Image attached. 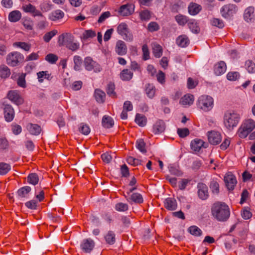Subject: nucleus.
<instances>
[{
  "label": "nucleus",
  "instance_id": "obj_63",
  "mask_svg": "<svg viewBox=\"0 0 255 255\" xmlns=\"http://www.w3.org/2000/svg\"><path fill=\"white\" fill-rule=\"evenodd\" d=\"M142 51L143 53V59L146 60L149 59V52L148 46L146 44H144L142 47Z\"/></svg>",
  "mask_w": 255,
  "mask_h": 255
},
{
  "label": "nucleus",
  "instance_id": "obj_64",
  "mask_svg": "<svg viewBox=\"0 0 255 255\" xmlns=\"http://www.w3.org/2000/svg\"><path fill=\"white\" fill-rule=\"evenodd\" d=\"M80 131L85 135H88L90 132L89 127L84 124H81L79 128Z\"/></svg>",
  "mask_w": 255,
  "mask_h": 255
},
{
  "label": "nucleus",
  "instance_id": "obj_49",
  "mask_svg": "<svg viewBox=\"0 0 255 255\" xmlns=\"http://www.w3.org/2000/svg\"><path fill=\"white\" fill-rule=\"evenodd\" d=\"M115 85L113 83H110L108 85L107 93L108 95L112 97L116 98V93L115 92Z\"/></svg>",
  "mask_w": 255,
  "mask_h": 255
},
{
  "label": "nucleus",
  "instance_id": "obj_62",
  "mask_svg": "<svg viewBox=\"0 0 255 255\" xmlns=\"http://www.w3.org/2000/svg\"><path fill=\"white\" fill-rule=\"evenodd\" d=\"M127 162L128 164L133 166H137L140 164V160L138 159H136L131 156H129L127 159Z\"/></svg>",
  "mask_w": 255,
  "mask_h": 255
},
{
  "label": "nucleus",
  "instance_id": "obj_45",
  "mask_svg": "<svg viewBox=\"0 0 255 255\" xmlns=\"http://www.w3.org/2000/svg\"><path fill=\"white\" fill-rule=\"evenodd\" d=\"M245 66L250 73H255V64L250 60L246 61Z\"/></svg>",
  "mask_w": 255,
  "mask_h": 255
},
{
  "label": "nucleus",
  "instance_id": "obj_20",
  "mask_svg": "<svg viewBox=\"0 0 255 255\" xmlns=\"http://www.w3.org/2000/svg\"><path fill=\"white\" fill-rule=\"evenodd\" d=\"M22 8L24 11L30 13L34 16H42L41 12L39 10H37L35 7L30 3L23 5Z\"/></svg>",
  "mask_w": 255,
  "mask_h": 255
},
{
  "label": "nucleus",
  "instance_id": "obj_15",
  "mask_svg": "<svg viewBox=\"0 0 255 255\" xmlns=\"http://www.w3.org/2000/svg\"><path fill=\"white\" fill-rule=\"evenodd\" d=\"M73 40L74 37L71 34L65 33L59 36L58 43L60 46H65L67 47L70 44V43Z\"/></svg>",
  "mask_w": 255,
  "mask_h": 255
},
{
  "label": "nucleus",
  "instance_id": "obj_51",
  "mask_svg": "<svg viewBox=\"0 0 255 255\" xmlns=\"http://www.w3.org/2000/svg\"><path fill=\"white\" fill-rule=\"evenodd\" d=\"M115 209L119 212H126L128 209V206L127 204L120 202L116 204Z\"/></svg>",
  "mask_w": 255,
  "mask_h": 255
},
{
  "label": "nucleus",
  "instance_id": "obj_33",
  "mask_svg": "<svg viewBox=\"0 0 255 255\" xmlns=\"http://www.w3.org/2000/svg\"><path fill=\"white\" fill-rule=\"evenodd\" d=\"M94 96L96 101L98 103H102L104 102L106 98V94L104 91L100 89H97L95 91Z\"/></svg>",
  "mask_w": 255,
  "mask_h": 255
},
{
  "label": "nucleus",
  "instance_id": "obj_32",
  "mask_svg": "<svg viewBox=\"0 0 255 255\" xmlns=\"http://www.w3.org/2000/svg\"><path fill=\"white\" fill-rule=\"evenodd\" d=\"M106 242L109 245H113L116 242V235L112 231H109L104 235Z\"/></svg>",
  "mask_w": 255,
  "mask_h": 255
},
{
  "label": "nucleus",
  "instance_id": "obj_50",
  "mask_svg": "<svg viewBox=\"0 0 255 255\" xmlns=\"http://www.w3.org/2000/svg\"><path fill=\"white\" fill-rule=\"evenodd\" d=\"M139 16L141 20L147 21L150 19L151 13L149 10L147 9L143 10L140 12Z\"/></svg>",
  "mask_w": 255,
  "mask_h": 255
},
{
  "label": "nucleus",
  "instance_id": "obj_28",
  "mask_svg": "<svg viewBox=\"0 0 255 255\" xmlns=\"http://www.w3.org/2000/svg\"><path fill=\"white\" fill-rule=\"evenodd\" d=\"M244 17L246 21H251L255 17L254 8L252 6L247 8L245 10Z\"/></svg>",
  "mask_w": 255,
  "mask_h": 255
},
{
  "label": "nucleus",
  "instance_id": "obj_31",
  "mask_svg": "<svg viewBox=\"0 0 255 255\" xmlns=\"http://www.w3.org/2000/svg\"><path fill=\"white\" fill-rule=\"evenodd\" d=\"M152 52L156 58H159L162 55L163 50L162 47L157 43L154 42L152 44Z\"/></svg>",
  "mask_w": 255,
  "mask_h": 255
},
{
  "label": "nucleus",
  "instance_id": "obj_1",
  "mask_svg": "<svg viewBox=\"0 0 255 255\" xmlns=\"http://www.w3.org/2000/svg\"><path fill=\"white\" fill-rule=\"evenodd\" d=\"M213 217L219 222H225L230 216V209L228 205L222 202L215 203L211 208Z\"/></svg>",
  "mask_w": 255,
  "mask_h": 255
},
{
  "label": "nucleus",
  "instance_id": "obj_37",
  "mask_svg": "<svg viewBox=\"0 0 255 255\" xmlns=\"http://www.w3.org/2000/svg\"><path fill=\"white\" fill-rule=\"evenodd\" d=\"M113 119L109 116H104L102 119V126L105 128H111L114 125Z\"/></svg>",
  "mask_w": 255,
  "mask_h": 255
},
{
  "label": "nucleus",
  "instance_id": "obj_34",
  "mask_svg": "<svg viewBox=\"0 0 255 255\" xmlns=\"http://www.w3.org/2000/svg\"><path fill=\"white\" fill-rule=\"evenodd\" d=\"M31 191V188L29 186H24L17 191V195L19 198H27L28 194Z\"/></svg>",
  "mask_w": 255,
  "mask_h": 255
},
{
  "label": "nucleus",
  "instance_id": "obj_2",
  "mask_svg": "<svg viewBox=\"0 0 255 255\" xmlns=\"http://www.w3.org/2000/svg\"><path fill=\"white\" fill-rule=\"evenodd\" d=\"M240 120V115L237 113L233 111H227L224 116V124L228 129H233L237 126Z\"/></svg>",
  "mask_w": 255,
  "mask_h": 255
},
{
  "label": "nucleus",
  "instance_id": "obj_60",
  "mask_svg": "<svg viewBox=\"0 0 255 255\" xmlns=\"http://www.w3.org/2000/svg\"><path fill=\"white\" fill-rule=\"evenodd\" d=\"M240 77V74L237 72H229L227 75V79L230 81H235Z\"/></svg>",
  "mask_w": 255,
  "mask_h": 255
},
{
  "label": "nucleus",
  "instance_id": "obj_52",
  "mask_svg": "<svg viewBox=\"0 0 255 255\" xmlns=\"http://www.w3.org/2000/svg\"><path fill=\"white\" fill-rule=\"evenodd\" d=\"M13 46L19 47L25 51H29L30 48V45L24 42H16L13 43Z\"/></svg>",
  "mask_w": 255,
  "mask_h": 255
},
{
  "label": "nucleus",
  "instance_id": "obj_25",
  "mask_svg": "<svg viewBox=\"0 0 255 255\" xmlns=\"http://www.w3.org/2000/svg\"><path fill=\"white\" fill-rule=\"evenodd\" d=\"M194 100V96L192 94H188L181 98L180 103L184 106H190L193 103Z\"/></svg>",
  "mask_w": 255,
  "mask_h": 255
},
{
  "label": "nucleus",
  "instance_id": "obj_30",
  "mask_svg": "<svg viewBox=\"0 0 255 255\" xmlns=\"http://www.w3.org/2000/svg\"><path fill=\"white\" fill-rule=\"evenodd\" d=\"M21 17V12L17 10L10 12L8 16V20L12 22H15L20 20Z\"/></svg>",
  "mask_w": 255,
  "mask_h": 255
},
{
  "label": "nucleus",
  "instance_id": "obj_58",
  "mask_svg": "<svg viewBox=\"0 0 255 255\" xmlns=\"http://www.w3.org/2000/svg\"><path fill=\"white\" fill-rule=\"evenodd\" d=\"M25 74H21L18 77L17 81V85L22 88L26 87V82L25 80Z\"/></svg>",
  "mask_w": 255,
  "mask_h": 255
},
{
  "label": "nucleus",
  "instance_id": "obj_10",
  "mask_svg": "<svg viewBox=\"0 0 255 255\" xmlns=\"http://www.w3.org/2000/svg\"><path fill=\"white\" fill-rule=\"evenodd\" d=\"M7 98L17 105H21L23 100L18 90H13L9 91L7 94Z\"/></svg>",
  "mask_w": 255,
  "mask_h": 255
},
{
  "label": "nucleus",
  "instance_id": "obj_39",
  "mask_svg": "<svg viewBox=\"0 0 255 255\" xmlns=\"http://www.w3.org/2000/svg\"><path fill=\"white\" fill-rule=\"evenodd\" d=\"M74 66V69L76 71H80L81 69L82 59L78 55H75L73 58Z\"/></svg>",
  "mask_w": 255,
  "mask_h": 255
},
{
  "label": "nucleus",
  "instance_id": "obj_23",
  "mask_svg": "<svg viewBox=\"0 0 255 255\" xmlns=\"http://www.w3.org/2000/svg\"><path fill=\"white\" fill-rule=\"evenodd\" d=\"M165 208L170 211L175 210L177 207L176 200L173 198H168L164 202Z\"/></svg>",
  "mask_w": 255,
  "mask_h": 255
},
{
  "label": "nucleus",
  "instance_id": "obj_35",
  "mask_svg": "<svg viewBox=\"0 0 255 255\" xmlns=\"http://www.w3.org/2000/svg\"><path fill=\"white\" fill-rule=\"evenodd\" d=\"M133 76L132 72L129 69H124L120 73V78L123 81H129Z\"/></svg>",
  "mask_w": 255,
  "mask_h": 255
},
{
  "label": "nucleus",
  "instance_id": "obj_27",
  "mask_svg": "<svg viewBox=\"0 0 255 255\" xmlns=\"http://www.w3.org/2000/svg\"><path fill=\"white\" fill-rule=\"evenodd\" d=\"M64 16V13L60 9H56L51 12L49 18L52 21H56L62 19Z\"/></svg>",
  "mask_w": 255,
  "mask_h": 255
},
{
  "label": "nucleus",
  "instance_id": "obj_13",
  "mask_svg": "<svg viewBox=\"0 0 255 255\" xmlns=\"http://www.w3.org/2000/svg\"><path fill=\"white\" fill-rule=\"evenodd\" d=\"M95 245L94 241L90 238L84 239L81 243L80 247L85 253H90Z\"/></svg>",
  "mask_w": 255,
  "mask_h": 255
},
{
  "label": "nucleus",
  "instance_id": "obj_7",
  "mask_svg": "<svg viewBox=\"0 0 255 255\" xmlns=\"http://www.w3.org/2000/svg\"><path fill=\"white\" fill-rule=\"evenodd\" d=\"M238 8L236 5L233 4H227L224 5L221 9L222 15L228 18L233 16L237 11Z\"/></svg>",
  "mask_w": 255,
  "mask_h": 255
},
{
  "label": "nucleus",
  "instance_id": "obj_19",
  "mask_svg": "<svg viewBox=\"0 0 255 255\" xmlns=\"http://www.w3.org/2000/svg\"><path fill=\"white\" fill-rule=\"evenodd\" d=\"M204 143L205 142L202 139H195L191 142V148L194 152H198L202 147H206L204 146Z\"/></svg>",
  "mask_w": 255,
  "mask_h": 255
},
{
  "label": "nucleus",
  "instance_id": "obj_22",
  "mask_svg": "<svg viewBox=\"0 0 255 255\" xmlns=\"http://www.w3.org/2000/svg\"><path fill=\"white\" fill-rule=\"evenodd\" d=\"M226 64L223 61H221L215 64L214 67V72L217 75H221L224 74L226 72Z\"/></svg>",
  "mask_w": 255,
  "mask_h": 255
},
{
  "label": "nucleus",
  "instance_id": "obj_16",
  "mask_svg": "<svg viewBox=\"0 0 255 255\" xmlns=\"http://www.w3.org/2000/svg\"><path fill=\"white\" fill-rule=\"evenodd\" d=\"M134 6L132 3H128L122 5L119 10L121 15L128 16L130 15L133 11Z\"/></svg>",
  "mask_w": 255,
  "mask_h": 255
},
{
  "label": "nucleus",
  "instance_id": "obj_6",
  "mask_svg": "<svg viewBox=\"0 0 255 255\" xmlns=\"http://www.w3.org/2000/svg\"><path fill=\"white\" fill-rule=\"evenodd\" d=\"M23 60V56L18 52H12L6 56V63L10 66H16Z\"/></svg>",
  "mask_w": 255,
  "mask_h": 255
},
{
  "label": "nucleus",
  "instance_id": "obj_36",
  "mask_svg": "<svg viewBox=\"0 0 255 255\" xmlns=\"http://www.w3.org/2000/svg\"><path fill=\"white\" fill-rule=\"evenodd\" d=\"M188 26L192 32L198 33L200 32V28L195 19L189 20L188 22Z\"/></svg>",
  "mask_w": 255,
  "mask_h": 255
},
{
  "label": "nucleus",
  "instance_id": "obj_41",
  "mask_svg": "<svg viewBox=\"0 0 255 255\" xmlns=\"http://www.w3.org/2000/svg\"><path fill=\"white\" fill-rule=\"evenodd\" d=\"M38 81L40 83L43 82L44 79L50 80V74L48 71H40L37 73Z\"/></svg>",
  "mask_w": 255,
  "mask_h": 255
},
{
  "label": "nucleus",
  "instance_id": "obj_11",
  "mask_svg": "<svg viewBox=\"0 0 255 255\" xmlns=\"http://www.w3.org/2000/svg\"><path fill=\"white\" fill-rule=\"evenodd\" d=\"M224 181L229 190H233L237 183L235 176L231 172L226 174L224 176Z\"/></svg>",
  "mask_w": 255,
  "mask_h": 255
},
{
  "label": "nucleus",
  "instance_id": "obj_29",
  "mask_svg": "<svg viewBox=\"0 0 255 255\" xmlns=\"http://www.w3.org/2000/svg\"><path fill=\"white\" fill-rule=\"evenodd\" d=\"M26 128L29 132L33 135H38L41 131V127L37 124L30 123L27 124Z\"/></svg>",
  "mask_w": 255,
  "mask_h": 255
},
{
  "label": "nucleus",
  "instance_id": "obj_8",
  "mask_svg": "<svg viewBox=\"0 0 255 255\" xmlns=\"http://www.w3.org/2000/svg\"><path fill=\"white\" fill-rule=\"evenodd\" d=\"M136 189V187L134 186L129 189L127 192L128 198L127 201L129 203L134 202L136 204H141L143 202V199L142 195L138 193H133L132 191Z\"/></svg>",
  "mask_w": 255,
  "mask_h": 255
},
{
  "label": "nucleus",
  "instance_id": "obj_54",
  "mask_svg": "<svg viewBox=\"0 0 255 255\" xmlns=\"http://www.w3.org/2000/svg\"><path fill=\"white\" fill-rule=\"evenodd\" d=\"M96 32L92 30H85L82 34L81 38L83 39H87L90 38H93L96 36Z\"/></svg>",
  "mask_w": 255,
  "mask_h": 255
},
{
  "label": "nucleus",
  "instance_id": "obj_4",
  "mask_svg": "<svg viewBox=\"0 0 255 255\" xmlns=\"http://www.w3.org/2000/svg\"><path fill=\"white\" fill-rule=\"evenodd\" d=\"M197 105L198 108L205 112H208L213 107L214 100L211 96L202 95L199 98Z\"/></svg>",
  "mask_w": 255,
  "mask_h": 255
},
{
  "label": "nucleus",
  "instance_id": "obj_17",
  "mask_svg": "<svg viewBox=\"0 0 255 255\" xmlns=\"http://www.w3.org/2000/svg\"><path fill=\"white\" fill-rule=\"evenodd\" d=\"M4 117L7 122L12 121L14 117V111L10 105H5L3 108Z\"/></svg>",
  "mask_w": 255,
  "mask_h": 255
},
{
  "label": "nucleus",
  "instance_id": "obj_43",
  "mask_svg": "<svg viewBox=\"0 0 255 255\" xmlns=\"http://www.w3.org/2000/svg\"><path fill=\"white\" fill-rule=\"evenodd\" d=\"M135 122L140 127H144L146 123V119L139 114H136L135 118Z\"/></svg>",
  "mask_w": 255,
  "mask_h": 255
},
{
  "label": "nucleus",
  "instance_id": "obj_3",
  "mask_svg": "<svg viewBox=\"0 0 255 255\" xmlns=\"http://www.w3.org/2000/svg\"><path fill=\"white\" fill-rule=\"evenodd\" d=\"M255 122L252 119L245 120L237 131V134L241 138H245L255 129Z\"/></svg>",
  "mask_w": 255,
  "mask_h": 255
},
{
  "label": "nucleus",
  "instance_id": "obj_18",
  "mask_svg": "<svg viewBox=\"0 0 255 255\" xmlns=\"http://www.w3.org/2000/svg\"><path fill=\"white\" fill-rule=\"evenodd\" d=\"M165 129V124L163 121L157 120L153 125L152 132L155 134H159Z\"/></svg>",
  "mask_w": 255,
  "mask_h": 255
},
{
  "label": "nucleus",
  "instance_id": "obj_5",
  "mask_svg": "<svg viewBox=\"0 0 255 255\" xmlns=\"http://www.w3.org/2000/svg\"><path fill=\"white\" fill-rule=\"evenodd\" d=\"M117 32L126 41H131L133 35L130 31L128 25L125 22L120 23L117 27Z\"/></svg>",
  "mask_w": 255,
  "mask_h": 255
},
{
  "label": "nucleus",
  "instance_id": "obj_46",
  "mask_svg": "<svg viewBox=\"0 0 255 255\" xmlns=\"http://www.w3.org/2000/svg\"><path fill=\"white\" fill-rule=\"evenodd\" d=\"M146 94L149 98H152L155 95V87L151 84H148L145 89Z\"/></svg>",
  "mask_w": 255,
  "mask_h": 255
},
{
  "label": "nucleus",
  "instance_id": "obj_14",
  "mask_svg": "<svg viewBox=\"0 0 255 255\" xmlns=\"http://www.w3.org/2000/svg\"><path fill=\"white\" fill-rule=\"evenodd\" d=\"M198 195L200 199L205 200L209 197L208 188L207 186L203 183H199L197 185Z\"/></svg>",
  "mask_w": 255,
  "mask_h": 255
},
{
  "label": "nucleus",
  "instance_id": "obj_26",
  "mask_svg": "<svg viewBox=\"0 0 255 255\" xmlns=\"http://www.w3.org/2000/svg\"><path fill=\"white\" fill-rule=\"evenodd\" d=\"M188 12L192 15H197L202 9V6L196 3H191L188 7Z\"/></svg>",
  "mask_w": 255,
  "mask_h": 255
},
{
  "label": "nucleus",
  "instance_id": "obj_61",
  "mask_svg": "<svg viewBox=\"0 0 255 255\" xmlns=\"http://www.w3.org/2000/svg\"><path fill=\"white\" fill-rule=\"evenodd\" d=\"M242 217L245 220L249 219L252 216V214L250 211L249 208H245L241 213Z\"/></svg>",
  "mask_w": 255,
  "mask_h": 255
},
{
  "label": "nucleus",
  "instance_id": "obj_38",
  "mask_svg": "<svg viewBox=\"0 0 255 255\" xmlns=\"http://www.w3.org/2000/svg\"><path fill=\"white\" fill-rule=\"evenodd\" d=\"M10 75V69L7 66L2 65L0 66V76L2 78H6Z\"/></svg>",
  "mask_w": 255,
  "mask_h": 255
},
{
  "label": "nucleus",
  "instance_id": "obj_57",
  "mask_svg": "<svg viewBox=\"0 0 255 255\" xmlns=\"http://www.w3.org/2000/svg\"><path fill=\"white\" fill-rule=\"evenodd\" d=\"M210 187L213 193L218 194L219 192V185L217 182L212 181L210 183Z\"/></svg>",
  "mask_w": 255,
  "mask_h": 255
},
{
  "label": "nucleus",
  "instance_id": "obj_24",
  "mask_svg": "<svg viewBox=\"0 0 255 255\" xmlns=\"http://www.w3.org/2000/svg\"><path fill=\"white\" fill-rule=\"evenodd\" d=\"M176 44L181 47H186L190 43V40L186 35L179 36L176 39Z\"/></svg>",
  "mask_w": 255,
  "mask_h": 255
},
{
  "label": "nucleus",
  "instance_id": "obj_44",
  "mask_svg": "<svg viewBox=\"0 0 255 255\" xmlns=\"http://www.w3.org/2000/svg\"><path fill=\"white\" fill-rule=\"evenodd\" d=\"M11 169V166L9 164L0 162V175H5L8 173Z\"/></svg>",
  "mask_w": 255,
  "mask_h": 255
},
{
  "label": "nucleus",
  "instance_id": "obj_59",
  "mask_svg": "<svg viewBox=\"0 0 255 255\" xmlns=\"http://www.w3.org/2000/svg\"><path fill=\"white\" fill-rule=\"evenodd\" d=\"M156 77L157 81L161 84H164L165 83V75L163 72L159 71L156 75Z\"/></svg>",
  "mask_w": 255,
  "mask_h": 255
},
{
  "label": "nucleus",
  "instance_id": "obj_40",
  "mask_svg": "<svg viewBox=\"0 0 255 255\" xmlns=\"http://www.w3.org/2000/svg\"><path fill=\"white\" fill-rule=\"evenodd\" d=\"M175 18L178 24L181 26H184L186 23H188L189 20L187 16L182 14L176 15Z\"/></svg>",
  "mask_w": 255,
  "mask_h": 255
},
{
  "label": "nucleus",
  "instance_id": "obj_48",
  "mask_svg": "<svg viewBox=\"0 0 255 255\" xmlns=\"http://www.w3.org/2000/svg\"><path fill=\"white\" fill-rule=\"evenodd\" d=\"M136 147L142 153H145L146 149L145 148V143L143 139H138L136 142Z\"/></svg>",
  "mask_w": 255,
  "mask_h": 255
},
{
  "label": "nucleus",
  "instance_id": "obj_55",
  "mask_svg": "<svg viewBox=\"0 0 255 255\" xmlns=\"http://www.w3.org/2000/svg\"><path fill=\"white\" fill-rule=\"evenodd\" d=\"M58 31L57 30H53L51 31L47 32L43 36V40L46 42H48L51 39V38L54 37L57 33Z\"/></svg>",
  "mask_w": 255,
  "mask_h": 255
},
{
  "label": "nucleus",
  "instance_id": "obj_21",
  "mask_svg": "<svg viewBox=\"0 0 255 255\" xmlns=\"http://www.w3.org/2000/svg\"><path fill=\"white\" fill-rule=\"evenodd\" d=\"M115 51L118 55H125L127 52V47L125 43L122 40H118L116 43Z\"/></svg>",
  "mask_w": 255,
  "mask_h": 255
},
{
  "label": "nucleus",
  "instance_id": "obj_47",
  "mask_svg": "<svg viewBox=\"0 0 255 255\" xmlns=\"http://www.w3.org/2000/svg\"><path fill=\"white\" fill-rule=\"evenodd\" d=\"M39 181V178L37 174L31 173L27 177V182L31 184L36 185Z\"/></svg>",
  "mask_w": 255,
  "mask_h": 255
},
{
  "label": "nucleus",
  "instance_id": "obj_56",
  "mask_svg": "<svg viewBox=\"0 0 255 255\" xmlns=\"http://www.w3.org/2000/svg\"><path fill=\"white\" fill-rule=\"evenodd\" d=\"M211 23L213 26L217 27L220 28H222L224 26V22L222 20L219 18H213L211 20Z\"/></svg>",
  "mask_w": 255,
  "mask_h": 255
},
{
  "label": "nucleus",
  "instance_id": "obj_12",
  "mask_svg": "<svg viewBox=\"0 0 255 255\" xmlns=\"http://www.w3.org/2000/svg\"><path fill=\"white\" fill-rule=\"evenodd\" d=\"M207 136L209 142L213 145H217L222 141V135L218 131L215 130L208 131Z\"/></svg>",
  "mask_w": 255,
  "mask_h": 255
},
{
  "label": "nucleus",
  "instance_id": "obj_9",
  "mask_svg": "<svg viewBox=\"0 0 255 255\" xmlns=\"http://www.w3.org/2000/svg\"><path fill=\"white\" fill-rule=\"evenodd\" d=\"M84 63L85 69L88 71L93 70L95 72H99L101 70L100 65L90 57H86Z\"/></svg>",
  "mask_w": 255,
  "mask_h": 255
},
{
  "label": "nucleus",
  "instance_id": "obj_53",
  "mask_svg": "<svg viewBox=\"0 0 255 255\" xmlns=\"http://www.w3.org/2000/svg\"><path fill=\"white\" fill-rule=\"evenodd\" d=\"M46 61L50 64H55L58 59V57L52 53L47 54L45 58Z\"/></svg>",
  "mask_w": 255,
  "mask_h": 255
},
{
  "label": "nucleus",
  "instance_id": "obj_42",
  "mask_svg": "<svg viewBox=\"0 0 255 255\" xmlns=\"http://www.w3.org/2000/svg\"><path fill=\"white\" fill-rule=\"evenodd\" d=\"M188 232L194 236H200L202 234L201 230L196 226H192L188 229Z\"/></svg>",
  "mask_w": 255,
  "mask_h": 255
}]
</instances>
